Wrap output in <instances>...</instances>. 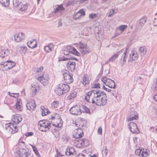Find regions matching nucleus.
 Wrapping results in <instances>:
<instances>
[{
	"mask_svg": "<svg viewBox=\"0 0 157 157\" xmlns=\"http://www.w3.org/2000/svg\"><path fill=\"white\" fill-rule=\"evenodd\" d=\"M85 99L88 102L95 104L98 105H104L107 102L105 93L100 90H92L87 93Z\"/></svg>",
	"mask_w": 157,
	"mask_h": 157,
	"instance_id": "nucleus-1",
	"label": "nucleus"
},
{
	"mask_svg": "<svg viewBox=\"0 0 157 157\" xmlns=\"http://www.w3.org/2000/svg\"><path fill=\"white\" fill-rule=\"evenodd\" d=\"M77 48L79 51L83 55L87 54L90 52L89 47L86 44L82 41H79L73 44Z\"/></svg>",
	"mask_w": 157,
	"mask_h": 157,
	"instance_id": "nucleus-2",
	"label": "nucleus"
},
{
	"mask_svg": "<svg viewBox=\"0 0 157 157\" xmlns=\"http://www.w3.org/2000/svg\"><path fill=\"white\" fill-rule=\"evenodd\" d=\"M51 122L48 120L40 121L38 123V127L39 130L42 132H46L51 127Z\"/></svg>",
	"mask_w": 157,
	"mask_h": 157,
	"instance_id": "nucleus-3",
	"label": "nucleus"
},
{
	"mask_svg": "<svg viewBox=\"0 0 157 157\" xmlns=\"http://www.w3.org/2000/svg\"><path fill=\"white\" fill-rule=\"evenodd\" d=\"M58 115L57 114H55L54 116H52L51 118L52 121H51L53 126L59 128H61L63 126L62 121L61 119L59 117V118L57 119Z\"/></svg>",
	"mask_w": 157,
	"mask_h": 157,
	"instance_id": "nucleus-4",
	"label": "nucleus"
},
{
	"mask_svg": "<svg viewBox=\"0 0 157 157\" xmlns=\"http://www.w3.org/2000/svg\"><path fill=\"white\" fill-rule=\"evenodd\" d=\"M15 65V63L11 61H4L3 63L0 64V66L2 69L7 71L12 68Z\"/></svg>",
	"mask_w": 157,
	"mask_h": 157,
	"instance_id": "nucleus-5",
	"label": "nucleus"
},
{
	"mask_svg": "<svg viewBox=\"0 0 157 157\" xmlns=\"http://www.w3.org/2000/svg\"><path fill=\"white\" fill-rule=\"evenodd\" d=\"M37 79L43 85H46L49 82V75L47 74L44 73L41 75L38 76Z\"/></svg>",
	"mask_w": 157,
	"mask_h": 157,
	"instance_id": "nucleus-6",
	"label": "nucleus"
},
{
	"mask_svg": "<svg viewBox=\"0 0 157 157\" xmlns=\"http://www.w3.org/2000/svg\"><path fill=\"white\" fill-rule=\"evenodd\" d=\"M101 81L105 85L109 87L115 88V84L113 81L110 78L104 77L101 78Z\"/></svg>",
	"mask_w": 157,
	"mask_h": 157,
	"instance_id": "nucleus-7",
	"label": "nucleus"
},
{
	"mask_svg": "<svg viewBox=\"0 0 157 157\" xmlns=\"http://www.w3.org/2000/svg\"><path fill=\"white\" fill-rule=\"evenodd\" d=\"M63 78L65 82L67 83H71L73 81L72 75L70 74L69 71L67 70H65L63 73Z\"/></svg>",
	"mask_w": 157,
	"mask_h": 157,
	"instance_id": "nucleus-8",
	"label": "nucleus"
},
{
	"mask_svg": "<svg viewBox=\"0 0 157 157\" xmlns=\"http://www.w3.org/2000/svg\"><path fill=\"white\" fill-rule=\"evenodd\" d=\"M128 128L131 132L134 133H139L140 131L136 124L133 122H130L128 124Z\"/></svg>",
	"mask_w": 157,
	"mask_h": 157,
	"instance_id": "nucleus-9",
	"label": "nucleus"
},
{
	"mask_svg": "<svg viewBox=\"0 0 157 157\" xmlns=\"http://www.w3.org/2000/svg\"><path fill=\"white\" fill-rule=\"evenodd\" d=\"M70 113L73 115H78L81 113V110L80 106L76 105L71 107L69 109Z\"/></svg>",
	"mask_w": 157,
	"mask_h": 157,
	"instance_id": "nucleus-10",
	"label": "nucleus"
},
{
	"mask_svg": "<svg viewBox=\"0 0 157 157\" xmlns=\"http://www.w3.org/2000/svg\"><path fill=\"white\" fill-rule=\"evenodd\" d=\"M36 106L35 102L34 100L30 99L27 101L26 108L30 111L34 110Z\"/></svg>",
	"mask_w": 157,
	"mask_h": 157,
	"instance_id": "nucleus-11",
	"label": "nucleus"
},
{
	"mask_svg": "<svg viewBox=\"0 0 157 157\" xmlns=\"http://www.w3.org/2000/svg\"><path fill=\"white\" fill-rule=\"evenodd\" d=\"M6 129L10 132H11L12 131L14 132V133L17 132L18 130V126H14L11 124L8 123L5 124Z\"/></svg>",
	"mask_w": 157,
	"mask_h": 157,
	"instance_id": "nucleus-12",
	"label": "nucleus"
},
{
	"mask_svg": "<svg viewBox=\"0 0 157 157\" xmlns=\"http://www.w3.org/2000/svg\"><path fill=\"white\" fill-rule=\"evenodd\" d=\"M23 144V147H21V152L22 157H28L29 155V154L28 153V149L25 147V143L23 141L20 142V145Z\"/></svg>",
	"mask_w": 157,
	"mask_h": 157,
	"instance_id": "nucleus-13",
	"label": "nucleus"
},
{
	"mask_svg": "<svg viewBox=\"0 0 157 157\" xmlns=\"http://www.w3.org/2000/svg\"><path fill=\"white\" fill-rule=\"evenodd\" d=\"M83 136V131L81 128L76 129L73 131V136L75 138H81Z\"/></svg>",
	"mask_w": 157,
	"mask_h": 157,
	"instance_id": "nucleus-14",
	"label": "nucleus"
},
{
	"mask_svg": "<svg viewBox=\"0 0 157 157\" xmlns=\"http://www.w3.org/2000/svg\"><path fill=\"white\" fill-rule=\"evenodd\" d=\"M85 15V13L83 9L80 10L76 12L73 16V19L75 20L80 19L82 17H84Z\"/></svg>",
	"mask_w": 157,
	"mask_h": 157,
	"instance_id": "nucleus-15",
	"label": "nucleus"
},
{
	"mask_svg": "<svg viewBox=\"0 0 157 157\" xmlns=\"http://www.w3.org/2000/svg\"><path fill=\"white\" fill-rule=\"evenodd\" d=\"M123 52V53L121 58V60L120 61L121 64L122 65H123L126 61V59L128 56V49L127 48H126L125 52L124 51V50L123 51V52Z\"/></svg>",
	"mask_w": 157,
	"mask_h": 157,
	"instance_id": "nucleus-16",
	"label": "nucleus"
},
{
	"mask_svg": "<svg viewBox=\"0 0 157 157\" xmlns=\"http://www.w3.org/2000/svg\"><path fill=\"white\" fill-rule=\"evenodd\" d=\"M54 10L53 11L54 13H56L59 12L61 15L62 11L64 10L65 8L63 7L62 4L60 5H54L53 6Z\"/></svg>",
	"mask_w": 157,
	"mask_h": 157,
	"instance_id": "nucleus-17",
	"label": "nucleus"
},
{
	"mask_svg": "<svg viewBox=\"0 0 157 157\" xmlns=\"http://www.w3.org/2000/svg\"><path fill=\"white\" fill-rule=\"evenodd\" d=\"M67 69L72 71H74L75 68V62L71 61L68 62L67 63Z\"/></svg>",
	"mask_w": 157,
	"mask_h": 157,
	"instance_id": "nucleus-18",
	"label": "nucleus"
},
{
	"mask_svg": "<svg viewBox=\"0 0 157 157\" xmlns=\"http://www.w3.org/2000/svg\"><path fill=\"white\" fill-rule=\"evenodd\" d=\"M123 51H124V49H122L119 52H117L116 53L114 54L111 57H110L108 61L106 63H109V62H113L117 59L119 55L121 54L123 52Z\"/></svg>",
	"mask_w": 157,
	"mask_h": 157,
	"instance_id": "nucleus-19",
	"label": "nucleus"
},
{
	"mask_svg": "<svg viewBox=\"0 0 157 157\" xmlns=\"http://www.w3.org/2000/svg\"><path fill=\"white\" fill-rule=\"evenodd\" d=\"M59 85L61 89H62L64 93L67 92L70 90V87L67 84L61 83L59 84Z\"/></svg>",
	"mask_w": 157,
	"mask_h": 157,
	"instance_id": "nucleus-20",
	"label": "nucleus"
},
{
	"mask_svg": "<svg viewBox=\"0 0 157 157\" xmlns=\"http://www.w3.org/2000/svg\"><path fill=\"white\" fill-rule=\"evenodd\" d=\"M27 44L29 48H33L37 46V42L35 40H32L27 42Z\"/></svg>",
	"mask_w": 157,
	"mask_h": 157,
	"instance_id": "nucleus-21",
	"label": "nucleus"
},
{
	"mask_svg": "<svg viewBox=\"0 0 157 157\" xmlns=\"http://www.w3.org/2000/svg\"><path fill=\"white\" fill-rule=\"evenodd\" d=\"M91 28L90 27H85L83 31L82 32V34L86 36L90 35L91 33Z\"/></svg>",
	"mask_w": 157,
	"mask_h": 157,
	"instance_id": "nucleus-22",
	"label": "nucleus"
},
{
	"mask_svg": "<svg viewBox=\"0 0 157 157\" xmlns=\"http://www.w3.org/2000/svg\"><path fill=\"white\" fill-rule=\"evenodd\" d=\"M31 89L33 94H36V92L39 89V84L36 83H34L32 84L31 86Z\"/></svg>",
	"mask_w": 157,
	"mask_h": 157,
	"instance_id": "nucleus-23",
	"label": "nucleus"
},
{
	"mask_svg": "<svg viewBox=\"0 0 157 157\" xmlns=\"http://www.w3.org/2000/svg\"><path fill=\"white\" fill-rule=\"evenodd\" d=\"M138 118V116L137 115V113L135 112H133L132 113V115L127 118V120L129 121L134 120H137Z\"/></svg>",
	"mask_w": 157,
	"mask_h": 157,
	"instance_id": "nucleus-24",
	"label": "nucleus"
},
{
	"mask_svg": "<svg viewBox=\"0 0 157 157\" xmlns=\"http://www.w3.org/2000/svg\"><path fill=\"white\" fill-rule=\"evenodd\" d=\"M130 60L129 61H132L134 60H136L138 58L137 54L135 52H132L130 55Z\"/></svg>",
	"mask_w": 157,
	"mask_h": 157,
	"instance_id": "nucleus-25",
	"label": "nucleus"
},
{
	"mask_svg": "<svg viewBox=\"0 0 157 157\" xmlns=\"http://www.w3.org/2000/svg\"><path fill=\"white\" fill-rule=\"evenodd\" d=\"M19 114H16L14 115L12 119V121L14 124H17L19 123Z\"/></svg>",
	"mask_w": 157,
	"mask_h": 157,
	"instance_id": "nucleus-26",
	"label": "nucleus"
},
{
	"mask_svg": "<svg viewBox=\"0 0 157 157\" xmlns=\"http://www.w3.org/2000/svg\"><path fill=\"white\" fill-rule=\"evenodd\" d=\"M9 50L7 49H0V56L3 58L6 56L9 53Z\"/></svg>",
	"mask_w": 157,
	"mask_h": 157,
	"instance_id": "nucleus-27",
	"label": "nucleus"
},
{
	"mask_svg": "<svg viewBox=\"0 0 157 157\" xmlns=\"http://www.w3.org/2000/svg\"><path fill=\"white\" fill-rule=\"evenodd\" d=\"M150 153V151L148 149H141V157H145L147 156Z\"/></svg>",
	"mask_w": 157,
	"mask_h": 157,
	"instance_id": "nucleus-28",
	"label": "nucleus"
},
{
	"mask_svg": "<svg viewBox=\"0 0 157 157\" xmlns=\"http://www.w3.org/2000/svg\"><path fill=\"white\" fill-rule=\"evenodd\" d=\"M54 47V46L53 44H50L44 47V50L47 52H49L53 49Z\"/></svg>",
	"mask_w": 157,
	"mask_h": 157,
	"instance_id": "nucleus-29",
	"label": "nucleus"
},
{
	"mask_svg": "<svg viewBox=\"0 0 157 157\" xmlns=\"http://www.w3.org/2000/svg\"><path fill=\"white\" fill-rule=\"evenodd\" d=\"M14 155V157H20V147L19 145H16L15 147Z\"/></svg>",
	"mask_w": 157,
	"mask_h": 157,
	"instance_id": "nucleus-30",
	"label": "nucleus"
},
{
	"mask_svg": "<svg viewBox=\"0 0 157 157\" xmlns=\"http://www.w3.org/2000/svg\"><path fill=\"white\" fill-rule=\"evenodd\" d=\"M139 51L141 55L144 56L146 54L147 49L145 47H140L139 49Z\"/></svg>",
	"mask_w": 157,
	"mask_h": 157,
	"instance_id": "nucleus-31",
	"label": "nucleus"
},
{
	"mask_svg": "<svg viewBox=\"0 0 157 157\" xmlns=\"http://www.w3.org/2000/svg\"><path fill=\"white\" fill-rule=\"evenodd\" d=\"M88 140L86 139L80 140L78 141V144H80L82 146L85 147L87 146Z\"/></svg>",
	"mask_w": 157,
	"mask_h": 157,
	"instance_id": "nucleus-32",
	"label": "nucleus"
},
{
	"mask_svg": "<svg viewBox=\"0 0 157 157\" xmlns=\"http://www.w3.org/2000/svg\"><path fill=\"white\" fill-rule=\"evenodd\" d=\"M73 126H75L78 128H81L83 127V124L82 122V121H75L73 123Z\"/></svg>",
	"mask_w": 157,
	"mask_h": 157,
	"instance_id": "nucleus-33",
	"label": "nucleus"
},
{
	"mask_svg": "<svg viewBox=\"0 0 157 157\" xmlns=\"http://www.w3.org/2000/svg\"><path fill=\"white\" fill-rule=\"evenodd\" d=\"M0 3L2 6L7 7L10 4V0H0Z\"/></svg>",
	"mask_w": 157,
	"mask_h": 157,
	"instance_id": "nucleus-34",
	"label": "nucleus"
},
{
	"mask_svg": "<svg viewBox=\"0 0 157 157\" xmlns=\"http://www.w3.org/2000/svg\"><path fill=\"white\" fill-rule=\"evenodd\" d=\"M75 149L73 147H70L67 149L66 151V154L67 155H70L73 154L75 152Z\"/></svg>",
	"mask_w": 157,
	"mask_h": 157,
	"instance_id": "nucleus-35",
	"label": "nucleus"
},
{
	"mask_svg": "<svg viewBox=\"0 0 157 157\" xmlns=\"http://www.w3.org/2000/svg\"><path fill=\"white\" fill-rule=\"evenodd\" d=\"M56 94H57L58 95H60L63 94L64 93V92L62 90V89H61L60 87H59V85L57 88L56 89Z\"/></svg>",
	"mask_w": 157,
	"mask_h": 157,
	"instance_id": "nucleus-36",
	"label": "nucleus"
},
{
	"mask_svg": "<svg viewBox=\"0 0 157 157\" xmlns=\"http://www.w3.org/2000/svg\"><path fill=\"white\" fill-rule=\"evenodd\" d=\"M28 7V4L27 3L23 4L22 3L21 6L20 10L25 11L27 10Z\"/></svg>",
	"mask_w": 157,
	"mask_h": 157,
	"instance_id": "nucleus-37",
	"label": "nucleus"
},
{
	"mask_svg": "<svg viewBox=\"0 0 157 157\" xmlns=\"http://www.w3.org/2000/svg\"><path fill=\"white\" fill-rule=\"evenodd\" d=\"M89 81L90 80L88 77L84 75L82 79V84L84 85H85L86 84L89 83Z\"/></svg>",
	"mask_w": 157,
	"mask_h": 157,
	"instance_id": "nucleus-38",
	"label": "nucleus"
},
{
	"mask_svg": "<svg viewBox=\"0 0 157 157\" xmlns=\"http://www.w3.org/2000/svg\"><path fill=\"white\" fill-rule=\"evenodd\" d=\"M94 87L95 88L102 89L104 87V84H101L99 83H95L94 85Z\"/></svg>",
	"mask_w": 157,
	"mask_h": 157,
	"instance_id": "nucleus-39",
	"label": "nucleus"
},
{
	"mask_svg": "<svg viewBox=\"0 0 157 157\" xmlns=\"http://www.w3.org/2000/svg\"><path fill=\"white\" fill-rule=\"evenodd\" d=\"M19 0H14L13 1V5L14 7L16 9L17 8H19Z\"/></svg>",
	"mask_w": 157,
	"mask_h": 157,
	"instance_id": "nucleus-40",
	"label": "nucleus"
},
{
	"mask_svg": "<svg viewBox=\"0 0 157 157\" xmlns=\"http://www.w3.org/2000/svg\"><path fill=\"white\" fill-rule=\"evenodd\" d=\"M147 19L146 17H143L140 20L139 25L141 26H143L146 22Z\"/></svg>",
	"mask_w": 157,
	"mask_h": 157,
	"instance_id": "nucleus-41",
	"label": "nucleus"
},
{
	"mask_svg": "<svg viewBox=\"0 0 157 157\" xmlns=\"http://www.w3.org/2000/svg\"><path fill=\"white\" fill-rule=\"evenodd\" d=\"M71 52L72 53L78 56H79L80 55V53L78 52L75 48H71Z\"/></svg>",
	"mask_w": 157,
	"mask_h": 157,
	"instance_id": "nucleus-42",
	"label": "nucleus"
},
{
	"mask_svg": "<svg viewBox=\"0 0 157 157\" xmlns=\"http://www.w3.org/2000/svg\"><path fill=\"white\" fill-rule=\"evenodd\" d=\"M59 106V102L58 101L53 102L51 104V106L52 108H56Z\"/></svg>",
	"mask_w": 157,
	"mask_h": 157,
	"instance_id": "nucleus-43",
	"label": "nucleus"
},
{
	"mask_svg": "<svg viewBox=\"0 0 157 157\" xmlns=\"http://www.w3.org/2000/svg\"><path fill=\"white\" fill-rule=\"evenodd\" d=\"M96 37L98 40H100L102 39L103 37L102 34L101 33H98L96 35Z\"/></svg>",
	"mask_w": 157,
	"mask_h": 157,
	"instance_id": "nucleus-44",
	"label": "nucleus"
},
{
	"mask_svg": "<svg viewBox=\"0 0 157 157\" xmlns=\"http://www.w3.org/2000/svg\"><path fill=\"white\" fill-rule=\"evenodd\" d=\"M116 13L115 12V10L113 9H112L110 10L109 12V15L108 16V17L113 16Z\"/></svg>",
	"mask_w": 157,
	"mask_h": 157,
	"instance_id": "nucleus-45",
	"label": "nucleus"
},
{
	"mask_svg": "<svg viewBox=\"0 0 157 157\" xmlns=\"http://www.w3.org/2000/svg\"><path fill=\"white\" fill-rule=\"evenodd\" d=\"M49 111L48 110V109H42V115L43 116H46L49 113Z\"/></svg>",
	"mask_w": 157,
	"mask_h": 157,
	"instance_id": "nucleus-46",
	"label": "nucleus"
},
{
	"mask_svg": "<svg viewBox=\"0 0 157 157\" xmlns=\"http://www.w3.org/2000/svg\"><path fill=\"white\" fill-rule=\"evenodd\" d=\"M82 111L84 112H85L86 113H90V110L86 106L84 105H83L82 106Z\"/></svg>",
	"mask_w": 157,
	"mask_h": 157,
	"instance_id": "nucleus-47",
	"label": "nucleus"
},
{
	"mask_svg": "<svg viewBox=\"0 0 157 157\" xmlns=\"http://www.w3.org/2000/svg\"><path fill=\"white\" fill-rule=\"evenodd\" d=\"M76 96V94L75 92L72 93L68 96V98L69 99L75 98Z\"/></svg>",
	"mask_w": 157,
	"mask_h": 157,
	"instance_id": "nucleus-48",
	"label": "nucleus"
},
{
	"mask_svg": "<svg viewBox=\"0 0 157 157\" xmlns=\"http://www.w3.org/2000/svg\"><path fill=\"white\" fill-rule=\"evenodd\" d=\"M14 40L17 42H20V37L18 34H16L14 36Z\"/></svg>",
	"mask_w": 157,
	"mask_h": 157,
	"instance_id": "nucleus-49",
	"label": "nucleus"
},
{
	"mask_svg": "<svg viewBox=\"0 0 157 157\" xmlns=\"http://www.w3.org/2000/svg\"><path fill=\"white\" fill-rule=\"evenodd\" d=\"M30 145L32 147L33 151L35 152V154L36 155H38L39 154V152L38 151L37 148L34 145H32L31 144H30Z\"/></svg>",
	"mask_w": 157,
	"mask_h": 157,
	"instance_id": "nucleus-50",
	"label": "nucleus"
},
{
	"mask_svg": "<svg viewBox=\"0 0 157 157\" xmlns=\"http://www.w3.org/2000/svg\"><path fill=\"white\" fill-rule=\"evenodd\" d=\"M8 94L11 96L14 97L15 98H18L19 95V94L18 93H11L10 92H8Z\"/></svg>",
	"mask_w": 157,
	"mask_h": 157,
	"instance_id": "nucleus-51",
	"label": "nucleus"
},
{
	"mask_svg": "<svg viewBox=\"0 0 157 157\" xmlns=\"http://www.w3.org/2000/svg\"><path fill=\"white\" fill-rule=\"evenodd\" d=\"M141 149H138L135 151V154L137 155H140L141 157Z\"/></svg>",
	"mask_w": 157,
	"mask_h": 157,
	"instance_id": "nucleus-52",
	"label": "nucleus"
},
{
	"mask_svg": "<svg viewBox=\"0 0 157 157\" xmlns=\"http://www.w3.org/2000/svg\"><path fill=\"white\" fill-rule=\"evenodd\" d=\"M26 37V35L24 33L21 32L20 35V41L24 40Z\"/></svg>",
	"mask_w": 157,
	"mask_h": 157,
	"instance_id": "nucleus-53",
	"label": "nucleus"
},
{
	"mask_svg": "<svg viewBox=\"0 0 157 157\" xmlns=\"http://www.w3.org/2000/svg\"><path fill=\"white\" fill-rule=\"evenodd\" d=\"M135 79L139 83H141L142 81V78L140 76L136 77Z\"/></svg>",
	"mask_w": 157,
	"mask_h": 157,
	"instance_id": "nucleus-54",
	"label": "nucleus"
},
{
	"mask_svg": "<svg viewBox=\"0 0 157 157\" xmlns=\"http://www.w3.org/2000/svg\"><path fill=\"white\" fill-rule=\"evenodd\" d=\"M127 27V26L126 25H121L119 26V29L121 31L123 32Z\"/></svg>",
	"mask_w": 157,
	"mask_h": 157,
	"instance_id": "nucleus-55",
	"label": "nucleus"
},
{
	"mask_svg": "<svg viewBox=\"0 0 157 157\" xmlns=\"http://www.w3.org/2000/svg\"><path fill=\"white\" fill-rule=\"evenodd\" d=\"M27 48L26 46L20 47V50H21L23 53H25L26 51Z\"/></svg>",
	"mask_w": 157,
	"mask_h": 157,
	"instance_id": "nucleus-56",
	"label": "nucleus"
},
{
	"mask_svg": "<svg viewBox=\"0 0 157 157\" xmlns=\"http://www.w3.org/2000/svg\"><path fill=\"white\" fill-rule=\"evenodd\" d=\"M97 15L95 13L90 14L89 15V17L90 19H93L96 17Z\"/></svg>",
	"mask_w": 157,
	"mask_h": 157,
	"instance_id": "nucleus-57",
	"label": "nucleus"
},
{
	"mask_svg": "<svg viewBox=\"0 0 157 157\" xmlns=\"http://www.w3.org/2000/svg\"><path fill=\"white\" fill-rule=\"evenodd\" d=\"M43 67L42 66H40V67L37 68L36 69V71L37 72H38V73L41 72L43 70Z\"/></svg>",
	"mask_w": 157,
	"mask_h": 157,
	"instance_id": "nucleus-58",
	"label": "nucleus"
},
{
	"mask_svg": "<svg viewBox=\"0 0 157 157\" xmlns=\"http://www.w3.org/2000/svg\"><path fill=\"white\" fill-rule=\"evenodd\" d=\"M98 134L101 135L102 134V128L101 127H99L98 129Z\"/></svg>",
	"mask_w": 157,
	"mask_h": 157,
	"instance_id": "nucleus-59",
	"label": "nucleus"
},
{
	"mask_svg": "<svg viewBox=\"0 0 157 157\" xmlns=\"http://www.w3.org/2000/svg\"><path fill=\"white\" fill-rule=\"evenodd\" d=\"M16 107L18 110L20 109V101L18 100V99H17V101L16 104Z\"/></svg>",
	"mask_w": 157,
	"mask_h": 157,
	"instance_id": "nucleus-60",
	"label": "nucleus"
},
{
	"mask_svg": "<svg viewBox=\"0 0 157 157\" xmlns=\"http://www.w3.org/2000/svg\"><path fill=\"white\" fill-rule=\"evenodd\" d=\"M33 133L32 132H29L28 133H26L25 134V136H31L33 135Z\"/></svg>",
	"mask_w": 157,
	"mask_h": 157,
	"instance_id": "nucleus-61",
	"label": "nucleus"
},
{
	"mask_svg": "<svg viewBox=\"0 0 157 157\" xmlns=\"http://www.w3.org/2000/svg\"><path fill=\"white\" fill-rule=\"evenodd\" d=\"M102 89H104L106 91H108V92H110V91L111 90L110 89H109V88H107L105 87V86H104V87Z\"/></svg>",
	"mask_w": 157,
	"mask_h": 157,
	"instance_id": "nucleus-62",
	"label": "nucleus"
},
{
	"mask_svg": "<svg viewBox=\"0 0 157 157\" xmlns=\"http://www.w3.org/2000/svg\"><path fill=\"white\" fill-rule=\"evenodd\" d=\"M62 25V22L61 21H59L58 22V27H59Z\"/></svg>",
	"mask_w": 157,
	"mask_h": 157,
	"instance_id": "nucleus-63",
	"label": "nucleus"
},
{
	"mask_svg": "<svg viewBox=\"0 0 157 157\" xmlns=\"http://www.w3.org/2000/svg\"><path fill=\"white\" fill-rule=\"evenodd\" d=\"M77 157H85V156L84 155L82 154H80L78 155H77Z\"/></svg>",
	"mask_w": 157,
	"mask_h": 157,
	"instance_id": "nucleus-64",
	"label": "nucleus"
}]
</instances>
